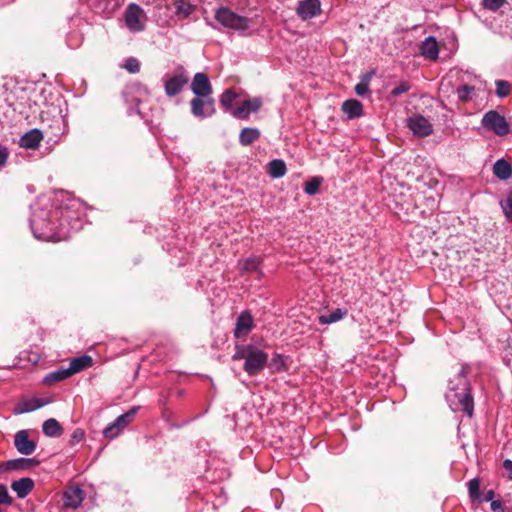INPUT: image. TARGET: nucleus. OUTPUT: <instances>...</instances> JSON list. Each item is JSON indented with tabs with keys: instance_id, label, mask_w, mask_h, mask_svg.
Masks as SVG:
<instances>
[{
	"instance_id": "bb28decb",
	"label": "nucleus",
	"mask_w": 512,
	"mask_h": 512,
	"mask_svg": "<svg viewBox=\"0 0 512 512\" xmlns=\"http://www.w3.org/2000/svg\"><path fill=\"white\" fill-rule=\"evenodd\" d=\"M71 372L69 371V368L67 369H59L57 371H53L49 374H47L45 377H44V383L47 384V385H52L54 383H57V382H60V381H63L69 377H71Z\"/></svg>"
},
{
	"instance_id": "a19ab883",
	"label": "nucleus",
	"mask_w": 512,
	"mask_h": 512,
	"mask_svg": "<svg viewBox=\"0 0 512 512\" xmlns=\"http://www.w3.org/2000/svg\"><path fill=\"white\" fill-rule=\"evenodd\" d=\"M12 499L9 496L8 489L5 485L0 484V504L10 505Z\"/></svg>"
},
{
	"instance_id": "7ed1b4c3",
	"label": "nucleus",
	"mask_w": 512,
	"mask_h": 512,
	"mask_svg": "<svg viewBox=\"0 0 512 512\" xmlns=\"http://www.w3.org/2000/svg\"><path fill=\"white\" fill-rule=\"evenodd\" d=\"M215 19L225 28L244 31L249 27V20L226 7H220L215 12Z\"/></svg>"
},
{
	"instance_id": "2f4dec72",
	"label": "nucleus",
	"mask_w": 512,
	"mask_h": 512,
	"mask_svg": "<svg viewBox=\"0 0 512 512\" xmlns=\"http://www.w3.org/2000/svg\"><path fill=\"white\" fill-rule=\"evenodd\" d=\"M474 91H475V88L473 86L465 84V85H461L457 88L456 94L460 101L467 102V101L471 100Z\"/></svg>"
},
{
	"instance_id": "8fccbe9b",
	"label": "nucleus",
	"mask_w": 512,
	"mask_h": 512,
	"mask_svg": "<svg viewBox=\"0 0 512 512\" xmlns=\"http://www.w3.org/2000/svg\"><path fill=\"white\" fill-rule=\"evenodd\" d=\"M505 360L507 362V365L512 367V348H509V350L506 352Z\"/></svg>"
},
{
	"instance_id": "c85d7f7f",
	"label": "nucleus",
	"mask_w": 512,
	"mask_h": 512,
	"mask_svg": "<svg viewBox=\"0 0 512 512\" xmlns=\"http://www.w3.org/2000/svg\"><path fill=\"white\" fill-rule=\"evenodd\" d=\"M268 173L273 178H280L286 174V164L283 160L274 159L268 164Z\"/></svg>"
},
{
	"instance_id": "c9c22d12",
	"label": "nucleus",
	"mask_w": 512,
	"mask_h": 512,
	"mask_svg": "<svg viewBox=\"0 0 512 512\" xmlns=\"http://www.w3.org/2000/svg\"><path fill=\"white\" fill-rule=\"evenodd\" d=\"M469 496L472 500H477L480 497V482L477 478L471 479L468 482Z\"/></svg>"
},
{
	"instance_id": "9d476101",
	"label": "nucleus",
	"mask_w": 512,
	"mask_h": 512,
	"mask_svg": "<svg viewBox=\"0 0 512 512\" xmlns=\"http://www.w3.org/2000/svg\"><path fill=\"white\" fill-rule=\"evenodd\" d=\"M407 125L409 129L418 136L425 137L432 133V124L422 115H413L408 118Z\"/></svg>"
},
{
	"instance_id": "72a5a7b5",
	"label": "nucleus",
	"mask_w": 512,
	"mask_h": 512,
	"mask_svg": "<svg viewBox=\"0 0 512 512\" xmlns=\"http://www.w3.org/2000/svg\"><path fill=\"white\" fill-rule=\"evenodd\" d=\"M495 86H496V95L499 98H505L511 92V84L508 81L496 80Z\"/></svg>"
},
{
	"instance_id": "473e14b6",
	"label": "nucleus",
	"mask_w": 512,
	"mask_h": 512,
	"mask_svg": "<svg viewBox=\"0 0 512 512\" xmlns=\"http://www.w3.org/2000/svg\"><path fill=\"white\" fill-rule=\"evenodd\" d=\"M237 98V94L232 90H226L220 98V103L226 111H232V104Z\"/></svg>"
},
{
	"instance_id": "f8f14e48",
	"label": "nucleus",
	"mask_w": 512,
	"mask_h": 512,
	"mask_svg": "<svg viewBox=\"0 0 512 512\" xmlns=\"http://www.w3.org/2000/svg\"><path fill=\"white\" fill-rule=\"evenodd\" d=\"M14 445L17 451L23 455H31L36 449V443L29 439L27 430H20L15 434Z\"/></svg>"
},
{
	"instance_id": "ea45409f",
	"label": "nucleus",
	"mask_w": 512,
	"mask_h": 512,
	"mask_svg": "<svg viewBox=\"0 0 512 512\" xmlns=\"http://www.w3.org/2000/svg\"><path fill=\"white\" fill-rule=\"evenodd\" d=\"M501 207L506 218L512 222V200L506 199L501 202Z\"/></svg>"
},
{
	"instance_id": "5701e85b",
	"label": "nucleus",
	"mask_w": 512,
	"mask_h": 512,
	"mask_svg": "<svg viewBox=\"0 0 512 512\" xmlns=\"http://www.w3.org/2000/svg\"><path fill=\"white\" fill-rule=\"evenodd\" d=\"M44 405L43 402H41L37 398L24 400L19 402L16 407L14 408V414H23L27 412H32Z\"/></svg>"
},
{
	"instance_id": "79ce46f5",
	"label": "nucleus",
	"mask_w": 512,
	"mask_h": 512,
	"mask_svg": "<svg viewBox=\"0 0 512 512\" xmlns=\"http://www.w3.org/2000/svg\"><path fill=\"white\" fill-rule=\"evenodd\" d=\"M410 90V85L407 82H401L397 85L392 91L391 94L395 97H398Z\"/></svg>"
},
{
	"instance_id": "a18cd8bd",
	"label": "nucleus",
	"mask_w": 512,
	"mask_h": 512,
	"mask_svg": "<svg viewBox=\"0 0 512 512\" xmlns=\"http://www.w3.org/2000/svg\"><path fill=\"white\" fill-rule=\"evenodd\" d=\"M491 510L494 512H503L502 503L499 500L492 501Z\"/></svg>"
},
{
	"instance_id": "ddd939ff",
	"label": "nucleus",
	"mask_w": 512,
	"mask_h": 512,
	"mask_svg": "<svg viewBox=\"0 0 512 512\" xmlns=\"http://www.w3.org/2000/svg\"><path fill=\"white\" fill-rule=\"evenodd\" d=\"M84 491L79 486H70L63 493V505L65 508L76 509L83 502Z\"/></svg>"
},
{
	"instance_id": "3c124183",
	"label": "nucleus",
	"mask_w": 512,
	"mask_h": 512,
	"mask_svg": "<svg viewBox=\"0 0 512 512\" xmlns=\"http://www.w3.org/2000/svg\"><path fill=\"white\" fill-rule=\"evenodd\" d=\"M144 90L147 94L149 93L148 88L145 87Z\"/></svg>"
},
{
	"instance_id": "1a4fd4ad",
	"label": "nucleus",
	"mask_w": 512,
	"mask_h": 512,
	"mask_svg": "<svg viewBox=\"0 0 512 512\" xmlns=\"http://www.w3.org/2000/svg\"><path fill=\"white\" fill-rule=\"evenodd\" d=\"M214 99L196 96L191 100V112L196 117H209L215 112Z\"/></svg>"
},
{
	"instance_id": "4c0bfd02",
	"label": "nucleus",
	"mask_w": 512,
	"mask_h": 512,
	"mask_svg": "<svg viewBox=\"0 0 512 512\" xmlns=\"http://www.w3.org/2000/svg\"><path fill=\"white\" fill-rule=\"evenodd\" d=\"M124 68L130 73H137L140 71V62L134 57H130L126 60Z\"/></svg>"
},
{
	"instance_id": "2eb2a0df",
	"label": "nucleus",
	"mask_w": 512,
	"mask_h": 512,
	"mask_svg": "<svg viewBox=\"0 0 512 512\" xmlns=\"http://www.w3.org/2000/svg\"><path fill=\"white\" fill-rule=\"evenodd\" d=\"M297 13L303 20L311 19L320 13L319 0H303L297 7Z\"/></svg>"
},
{
	"instance_id": "f257e3e1",
	"label": "nucleus",
	"mask_w": 512,
	"mask_h": 512,
	"mask_svg": "<svg viewBox=\"0 0 512 512\" xmlns=\"http://www.w3.org/2000/svg\"><path fill=\"white\" fill-rule=\"evenodd\" d=\"M446 400L453 411H463L469 417L473 415L474 404L465 367L449 380Z\"/></svg>"
},
{
	"instance_id": "a878e982",
	"label": "nucleus",
	"mask_w": 512,
	"mask_h": 512,
	"mask_svg": "<svg viewBox=\"0 0 512 512\" xmlns=\"http://www.w3.org/2000/svg\"><path fill=\"white\" fill-rule=\"evenodd\" d=\"M260 137V131L257 128H244L239 135V142L243 146L251 145Z\"/></svg>"
},
{
	"instance_id": "6e6552de",
	"label": "nucleus",
	"mask_w": 512,
	"mask_h": 512,
	"mask_svg": "<svg viewBox=\"0 0 512 512\" xmlns=\"http://www.w3.org/2000/svg\"><path fill=\"white\" fill-rule=\"evenodd\" d=\"M137 410L138 409L134 407L126 413L118 416L112 424L103 430L104 436L109 439L117 437L123 431V429L133 421Z\"/></svg>"
},
{
	"instance_id": "09e8293b",
	"label": "nucleus",
	"mask_w": 512,
	"mask_h": 512,
	"mask_svg": "<svg viewBox=\"0 0 512 512\" xmlns=\"http://www.w3.org/2000/svg\"><path fill=\"white\" fill-rule=\"evenodd\" d=\"M503 466H504L505 470L508 472L509 477L512 479V461L505 460L503 463Z\"/></svg>"
},
{
	"instance_id": "9b49d317",
	"label": "nucleus",
	"mask_w": 512,
	"mask_h": 512,
	"mask_svg": "<svg viewBox=\"0 0 512 512\" xmlns=\"http://www.w3.org/2000/svg\"><path fill=\"white\" fill-rule=\"evenodd\" d=\"M192 92L198 97H210L212 94V86L208 76L204 73H196L191 83Z\"/></svg>"
},
{
	"instance_id": "c03bdc74",
	"label": "nucleus",
	"mask_w": 512,
	"mask_h": 512,
	"mask_svg": "<svg viewBox=\"0 0 512 512\" xmlns=\"http://www.w3.org/2000/svg\"><path fill=\"white\" fill-rule=\"evenodd\" d=\"M8 158L7 148L0 145V166L4 165Z\"/></svg>"
},
{
	"instance_id": "f3484780",
	"label": "nucleus",
	"mask_w": 512,
	"mask_h": 512,
	"mask_svg": "<svg viewBox=\"0 0 512 512\" xmlns=\"http://www.w3.org/2000/svg\"><path fill=\"white\" fill-rule=\"evenodd\" d=\"M253 319L249 312L244 311L237 319L234 334L237 338L246 336L252 329Z\"/></svg>"
},
{
	"instance_id": "e433bc0d",
	"label": "nucleus",
	"mask_w": 512,
	"mask_h": 512,
	"mask_svg": "<svg viewBox=\"0 0 512 512\" xmlns=\"http://www.w3.org/2000/svg\"><path fill=\"white\" fill-rule=\"evenodd\" d=\"M370 77V75H365L355 86V92L357 95L364 96L368 92Z\"/></svg>"
},
{
	"instance_id": "b1692460",
	"label": "nucleus",
	"mask_w": 512,
	"mask_h": 512,
	"mask_svg": "<svg viewBox=\"0 0 512 512\" xmlns=\"http://www.w3.org/2000/svg\"><path fill=\"white\" fill-rule=\"evenodd\" d=\"M493 172L501 180H507L512 176V168L504 159H499L495 162Z\"/></svg>"
},
{
	"instance_id": "0eeeda50",
	"label": "nucleus",
	"mask_w": 512,
	"mask_h": 512,
	"mask_svg": "<svg viewBox=\"0 0 512 512\" xmlns=\"http://www.w3.org/2000/svg\"><path fill=\"white\" fill-rule=\"evenodd\" d=\"M188 74L183 67H179L175 73L164 82L165 93L169 97L179 94L188 83Z\"/></svg>"
},
{
	"instance_id": "aec40b11",
	"label": "nucleus",
	"mask_w": 512,
	"mask_h": 512,
	"mask_svg": "<svg viewBox=\"0 0 512 512\" xmlns=\"http://www.w3.org/2000/svg\"><path fill=\"white\" fill-rule=\"evenodd\" d=\"M342 111L349 119L358 118L363 113V106L360 101L356 99L346 100L342 104Z\"/></svg>"
},
{
	"instance_id": "4be33fe9",
	"label": "nucleus",
	"mask_w": 512,
	"mask_h": 512,
	"mask_svg": "<svg viewBox=\"0 0 512 512\" xmlns=\"http://www.w3.org/2000/svg\"><path fill=\"white\" fill-rule=\"evenodd\" d=\"M421 52L425 57L436 60L438 58V44L435 38H426L421 45Z\"/></svg>"
},
{
	"instance_id": "37998d69",
	"label": "nucleus",
	"mask_w": 512,
	"mask_h": 512,
	"mask_svg": "<svg viewBox=\"0 0 512 512\" xmlns=\"http://www.w3.org/2000/svg\"><path fill=\"white\" fill-rule=\"evenodd\" d=\"M85 433L82 429H75L71 435V443L75 444L84 439Z\"/></svg>"
},
{
	"instance_id": "7c9ffc66",
	"label": "nucleus",
	"mask_w": 512,
	"mask_h": 512,
	"mask_svg": "<svg viewBox=\"0 0 512 512\" xmlns=\"http://www.w3.org/2000/svg\"><path fill=\"white\" fill-rule=\"evenodd\" d=\"M345 315V312H343L341 309H335L332 311L329 315H321L319 316V322L321 324H331L334 322H337L341 320Z\"/></svg>"
},
{
	"instance_id": "393cba45",
	"label": "nucleus",
	"mask_w": 512,
	"mask_h": 512,
	"mask_svg": "<svg viewBox=\"0 0 512 512\" xmlns=\"http://www.w3.org/2000/svg\"><path fill=\"white\" fill-rule=\"evenodd\" d=\"M42 429L43 433L48 437H59L63 432L60 423L54 418L46 420L43 423Z\"/></svg>"
},
{
	"instance_id": "49530a36",
	"label": "nucleus",
	"mask_w": 512,
	"mask_h": 512,
	"mask_svg": "<svg viewBox=\"0 0 512 512\" xmlns=\"http://www.w3.org/2000/svg\"><path fill=\"white\" fill-rule=\"evenodd\" d=\"M494 496H495V493L493 490H488L485 495H484V498L482 499V501H485V502H492L494 501Z\"/></svg>"
},
{
	"instance_id": "c756f323",
	"label": "nucleus",
	"mask_w": 512,
	"mask_h": 512,
	"mask_svg": "<svg viewBox=\"0 0 512 512\" xmlns=\"http://www.w3.org/2000/svg\"><path fill=\"white\" fill-rule=\"evenodd\" d=\"M261 262H262V260L260 257L253 256V257L247 258V259L239 262V265H240L241 271L253 272V271L258 270Z\"/></svg>"
},
{
	"instance_id": "4468645a",
	"label": "nucleus",
	"mask_w": 512,
	"mask_h": 512,
	"mask_svg": "<svg viewBox=\"0 0 512 512\" xmlns=\"http://www.w3.org/2000/svg\"><path fill=\"white\" fill-rule=\"evenodd\" d=\"M261 106V99L256 97L243 101L239 107L231 111V114L238 119H247L251 112H257Z\"/></svg>"
},
{
	"instance_id": "39448f33",
	"label": "nucleus",
	"mask_w": 512,
	"mask_h": 512,
	"mask_svg": "<svg viewBox=\"0 0 512 512\" xmlns=\"http://www.w3.org/2000/svg\"><path fill=\"white\" fill-rule=\"evenodd\" d=\"M268 355L262 350L247 347L246 361L244 370L250 375L259 374L266 366Z\"/></svg>"
},
{
	"instance_id": "cd10ccee",
	"label": "nucleus",
	"mask_w": 512,
	"mask_h": 512,
	"mask_svg": "<svg viewBox=\"0 0 512 512\" xmlns=\"http://www.w3.org/2000/svg\"><path fill=\"white\" fill-rule=\"evenodd\" d=\"M174 7L175 14L182 18L189 17L195 10V7L187 0H176Z\"/></svg>"
},
{
	"instance_id": "423d86ee",
	"label": "nucleus",
	"mask_w": 512,
	"mask_h": 512,
	"mask_svg": "<svg viewBox=\"0 0 512 512\" xmlns=\"http://www.w3.org/2000/svg\"><path fill=\"white\" fill-rule=\"evenodd\" d=\"M125 24L131 32L144 30L146 15L144 10L137 4L131 3L124 13Z\"/></svg>"
},
{
	"instance_id": "20e7f679",
	"label": "nucleus",
	"mask_w": 512,
	"mask_h": 512,
	"mask_svg": "<svg viewBox=\"0 0 512 512\" xmlns=\"http://www.w3.org/2000/svg\"><path fill=\"white\" fill-rule=\"evenodd\" d=\"M481 125L485 129L493 131L497 136H505L510 131L509 124L505 117L496 110L486 112L482 117Z\"/></svg>"
},
{
	"instance_id": "f704fd0d",
	"label": "nucleus",
	"mask_w": 512,
	"mask_h": 512,
	"mask_svg": "<svg viewBox=\"0 0 512 512\" xmlns=\"http://www.w3.org/2000/svg\"><path fill=\"white\" fill-rule=\"evenodd\" d=\"M321 183L322 179L319 177H314L310 181H307L304 186L305 193L308 195H315L318 192Z\"/></svg>"
},
{
	"instance_id": "de8ad7c7",
	"label": "nucleus",
	"mask_w": 512,
	"mask_h": 512,
	"mask_svg": "<svg viewBox=\"0 0 512 512\" xmlns=\"http://www.w3.org/2000/svg\"><path fill=\"white\" fill-rule=\"evenodd\" d=\"M246 354H247V348L242 350V351H238L236 352L234 355H233V359L234 360H239V359H245L246 360Z\"/></svg>"
},
{
	"instance_id": "f03ea898",
	"label": "nucleus",
	"mask_w": 512,
	"mask_h": 512,
	"mask_svg": "<svg viewBox=\"0 0 512 512\" xmlns=\"http://www.w3.org/2000/svg\"><path fill=\"white\" fill-rule=\"evenodd\" d=\"M48 213L41 211L39 214L33 213L30 219V226L35 238L44 241H61L65 237L56 234L52 224L47 220Z\"/></svg>"
},
{
	"instance_id": "a211bd4d",
	"label": "nucleus",
	"mask_w": 512,
	"mask_h": 512,
	"mask_svg": "<svg viewBox=\"0 0 512 512\" xmlns=\"http://www.w3.org/2000/svg\"><path fill=\"white\" fill-rule=\"evenodd\" d=\"M43 139V134L38 129H32L25 133L19 141L21 147L26 149H36Z\"/></svg>"
},
{
	"instance_id": "412c9836",
	"label": "nucleus",
	"mask_w": 512,
	"mask_h": 512,
	"mask_svg": "<svg viewBox=\"0 0 512 512\" xmlns=\"http://www.w3.org/2000/svg\"><path fill=\"white\" fill-rule=\"evenodd\" d=\"M93 365V359L91 356L83 355L80 357H76L71 360L69 365V371L71 372V375H74L76 373H79Z\"/></svg>"
},
{
	"instance_id": "6ab92c4d",
	"label": "nucleus",
	"mask_w": 512,
	"mask_h": 512,
	"mask_svg": "<svg viewBox=\"0 0 512 512\" xmlns=\"http://www.w3.org/2000/svg\"><path fill=\"white\" fill-rule=\"evenodd\" d=\"M34 488V481L31 478H21L13 481L11 489L19 498H25Z\"/></svg>"
},
{
	"instance_id": "dca6fc26",
	"label": "nucleus",
	"mask_w": 512,
	"mask_h": 512,
	"mask_svg": "<svg viewBox=\"0 0 512 512\" xmlns=\"http://www.w3.org/2000/svg\"><path fill=\"white\" fill-rule=\"evenodd\" d=\"M39 462L31 458H18L0 464V473L8 470H28Z\"/></svg>"
},
{
	"instance_id": "58836bf2",
	"label": "nucleus",
	"mask_w": 512,
	"mask_h": 512,
	"mask_svg": "<svg viewBox=\"0 0 512 512\" xmlns=\"http://www.w3.org/2000/svg\"><path fill=\"white\" fill-rule=\"evenodd\" d=\"M505 2L506 0H483V5L488 10L497 11Z\"/></svg>"
}]
</instances>
